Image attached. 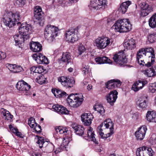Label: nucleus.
I'll return each mask as SVG.
<instances>
[{"instance_id": "12", "label": "nucleus", "mask_w": 156, "mask_h": 156, "mask_svg": "<svg viewBox=\"0 0 156 156\" xmlns=\"http://www.w3.org/2000/svg\"><path fill=\"white\" fill-rule=\"evenodd\" d=\"M32 56L34 59L38 64H48L49 63L47 58L41 53L34 54Z\"/></svg>"}, {"instance_id": "38", "label": "nucleus", "mask_w": 156, "mask_h": 156, "mask_svg": "<svg viewBox=\"0 0 156 156\" xmlns=\"http://www.w3.org/2000/svg\"><path fill=\"white\" fill-rule=\"evenodd\" d=\"M144 74L145 75L148 77H153L155 76L153 69L151 67L144 71Z\"/></svg>"}, {"instance_id": "20", "label": "nucleus", "mask_w": 156, "mask_h": 156, "mask_svg": "<svg viewBox=\"0 0 156 156\" xmlns=\"http://www.w3.org/2000/svg\"><path fill=\"white\" fill-rule=\"evenodd\" d=\"M121 85V82L120 80L117 79L111 80L107 83L106 88L108 89L115 88L119 87Z\"/></svg>"}, {"instance_id": "31", "label": "nucleus", "mask_w": 156, "mask_h": 156, "mask_svg": "<svg viewBox=\"0 0 156 156\" xmlns=\"http://www.w3.org/2000/svg\"><path fill=\"white\" fill-rule=\"evenodd\" d=\"M61 59L62 62L66 64L71 62L72 60L70 54L68 52L63 53Z\"/></svg>"}, {"instance_id": "36", "label": "nucleus", "mask_w": 156, "mask_h": 156, "mask_svg": "<svg viewBox=\"0 0 156 156\" xmlns=\"http://www.w3.org/2000/svg\"><path fill=\"white\" fill-rule=\"evenodd\" d=\"M144 150V156H152L153 151L152 149L150 147H147L145 146L143 147Z\"/></svg>"}, {"instance_id": "24", "label": "nucleus", "mask_w": 156, "mask_h": 156, "mask_svg": "<svg viewBox=\"0 0 156 156\" xmlns=\"http://www.w3.org/2000/svg\"><path fill=\"white\" fill-rule=\"evenodd\" d=\"M34 18L38 21L41 20L43 14L41 8L36 6L34 8Z\"/></svg>"}, {"instance_id": "29", "label": "nucleus", "mask_w": 156, "mask_h": 156, "mask_svg": "<svg viewBox=\"0 0 156 156\" xmlns=\"http://www.w3.org/2000/svg\"><path fill=\"white\" fill-rule=\"evenodd\" d=\"M72 127L75 130L76 133L79 136H82L83 134L84 129L83 127L81 125L76 124L72 125Z\"/></svg>"}, {"instance_id": "34", "label": "nucleus", "mask_w": 156, "mask_h": 156, "mask_svg": "<svg viewBox=\"0 0 156 156\" xmlns=\"http://www.w3.org/2000/svg\"><path fill=\"white\" fill-rule=\"evenodd\" d=\"M95 111H97L101 115H104L105 112V110L103 106L99 104L95 105L94 107Z\"/></svg>"}, {"instance_id": "49", "label": "nucleus", "mask_w": 156, "mask_h": 156, "mask_svg": "<svg viewBox=\"0 0 156 156\" xmlns=\"http://www.w3.org/2000/svg\"><path fill=\"white\" fill-rule=\"evenodd\" d=\"M144 150L143 147L138 148L136 151V155L137 156H144Z\"/></svg>"}, {"instance_id": "45", "label": "nucleus", "mask_w": 156, "mask_h": 156, "mask_svg": "<svg viewBox=\"0 0 156 156\" xmlns=\"http://www.w3.org/2000/svg\"><path fill=\"white\" fill-rule=\"evenodd\" d=\"M149 91L152 93L156 92V82L150 83L149 85Z\"/></svg>"}, {"instance_id": "1", "label": "nucleus", "mask_w": 156, "mask_h": 156, "mask_svg": "<svg viewBox=\"0 0 156 156\" xmlns=\"http://www.w3.org/2000/svg\"><path fill=\"white\" fill-rule=\"evenodd\" d=\"M32 27L30 24L23 23L19 27V32L20 34L14 36L13 38L15 42V45H17L21 44L25 41L30 38L29 34L32 30Z\"/></svg>"}, {"instance_id": "18", "label": "nucleus", "mask_w": 156, "mask_h": 156, "mask_svg": "<svg viewBox=\"0 0 156 156\" xmlns=\"http://www.w3.org/2000/svg\"><path fill=\"white\" fill-rule=\"evenodd\" d=\"M94 117L91 113H84L81 116V120L83 124L86 126H89Z\"/></svg>"}, {"instance_id": "51", "label": "nucleus", "mask_w": 156, "mask_h": 156, "mask_svg": "<svg viewBox=\"0 0 156 156\" xmlns=\"http://www.w3.org/2000/svg\"><path fill=\"white\" fill-rule=\"evenodd\" d=\"M37 82L41 84L44 83L45 82V78L44 76L38 77L37 78Z\"/></svg>"}, {"instance_id": "26", "label": "nucleus", "mask_w": 156, "mask_h": 156, "mask_svg": "<svg viewBox=\"0 0 156 156\" xmlns=\"http://www.w3.org/2000/svg\"><path fill=\"white\" fill-rule=\"evenodd\" d=\"M146 117L147 121L150 122H156V112L154 111H148Z\"/></svg>"}, {"instance_id": "64", "label": "nucleus", "mask_w": 156, "mask_h": 156, "mask_svg": "<svg viewBox=\"0 0 156 156\" xmlns=\"http://www.w3.org/2000/svg\"><path fill=\"white\" fill-rule=\"evenodd\" d=\"M152 143L153 144H156V138L153 140Z\"/></svg>"}, {"instance_id": "61", "label": "nucleus", "mask_w": 156, "mask_h": 156, "mask_svg": "<svg viewBox=\"0 0 156 156\" xmlns=\"http://www.w3.org/2000/svg\"><path fill=\"white\" fill-rule=\"evenodd\" d=\"M16 136L20 137H22V134L20 132H19L18 130L16 133L15 134Z\"/></svg>"}, {"instance_id": "30", "label": "nucleus", "mask_w": 156, "mask_h": 156, "mask_svg": "<svg viewBox=\"0 0 156 156\" xmlns=\"http://www.w3.org/2000/svg\"><path fill=\"white\" fill-rule=\"evenodd\" d=\"M131 4V2L129 1L123 2L119 8V12L122 13H125L126 12L129 6Z\"/></svg>"}, {"instance_id": "41", "label": "nucleus", "mask_w": 156, "mask_h": 156, "mask_svg": "<svg viewBox=\"0 0 156 156\" xmlns=\"http://www.w3.org/2000/svg\"><path fill=\"white\" fill-rule=\"evenodd\" d=\"M149 26L152 28L156 27V20L153 15L149 19Z\"/></svg>"}, {"instance_id": "15", "label": "nucleus", "mask_w": 156, "mask_h": 156, "mask_svg": "<svg viewBox=\"0 0 156 156\" xmlns=\"http://www.w3.org/2000/svg\"><path fill=\"white\" fill-rule=\"evenodd\" d=\"M148 96L143 95L141 96L137 102V106L142 109H145L147 106Z\"/></svg>"}, {"instance_id": "53", "label": "nucleus", "mask_w": 156, "mask_h": 156, "mask_svg": "<svg viewBox=\"0 0 156 156\" xmlns=\"http://www.w3.org/2000/svg\"><path fill=\"white\" fill-rule=\"evenodd\" d=\"M137 61L140 65H142L143 66H145L147 67H149L148 66H146L145 64H147V63H146L145 62H144V60L142 58H137Z\"/></svg>"}, {"instance_id": "17", "label": "nucleus", "mask_w": 156, "mask_h": 156, "mask_svg": "<svg viewBox=\"0 0 156 156\" xmlns=\"http://www.w3.org/2000/svg\"><path fill=\"white\" fill-rule=\"evenodd\" d=\"M16 87L20 91H26L31 88V86L23 80L19 81L17 83Z\"/></svg>"}, {"instance_id": "23", "label": "nucleus", "mask_w": 156, "mask_h": 156, "mask_svg": "<svg viewBox=\"0 0 156 156\" xmlns=\"http://www.w3.org/2000/svg\"><path fill=\"white\" fill-rule=\"evenodd\" d=\"M52 108L55 111L60 114H68L69 113V111L67 108L61 105L57 104L54 105L52 106Z\"/></svg>"}, {"instance_id": "62", "label": "nucleus", "mask_w": 156, "mask_h": 156, "mask_svg": "<svg viewBox=\"0 0 156 156\" xmlns=\"http://www.w3.org/2000/svg\"><path fill=\"white\" fill-rule=\"evenodd\" d=\"M103 125V123H101L99 126L98 127V130L102 129H101Z\"/></svg>"}, {"instance_id": "25", "label": "nucleus", "mask_w": 156, "mask_h": 156, "mask_svg": "<svg viewBox=\"0 0 156 156\" xmlns=\"http://www.w3.org/2000/svg\"><path fill=\"white\" fill-rule=\"evenodd\" d=\"M6 67L11 72L13 73H17L21 71L23 69L20 66H17L14 64H8Z\"/></svg>"}, {"instance_id": "58", "label": "nucleus", "mask_w": 156, "mask_h": 156, "mask_svg": "<svg viewBox=\"0 0 156 156\" xmlns=\"http://www.w3.org/2000/svg\"><path fill=\"white\" fill-rule=\"evenodd\" d=\"M103 20L105 21H106L107 23H109L111 22L112 19H110L109 17L108 18H105L103 19Z\"/></svg>"}, {"instance_id": "60", "label": "nucleus", "mask_w": 156, "mask_h": 156, "mask_svg": "<svg viewBox=\"0 0 156 156\" xmlns=\"http://www.w3.org/2000/svg\"><path fill=\"white\" fill-rule=\"evenodd\" d=\"M13 133L15 134L18 131V129H17L14 127L11 130Z\"/></svg>"}, {"instance_id": "6", "label": "nucleus", "mask_w": 156, "mask_h": 156, "mask_svg": "<svg viewBox=\"0 0 156 156\" xmlns=\"http://www.w3.org/2000/svg\"><path fill=\"white\" fill-rule=\"evenodd\" d=\"M113 42L112 38L107 37H99L95 39L94 43L98 49H102L111 45Z\"/></svg>"}, {"instance_id": "52", "label": "nucleus", "mask_w": 156, "mask_h": 156, "mask_svg": "<svg viewBox=\"0 0 156 156\" xmlns=\"http://www.w3.org/2000/svg\"><path fill=\"white\" fill-rule=\"evenodd\" d=\"M34 132H35L37 133H40L41 132V128L40 126L37 125V124L35 126L34 128Z\"/></svg>"}, {"instance_id": "33", "label": "nucleus", "mask_w": 156, "mask_h": 156, "mask_svg": "<svg viewBox=\"0 0 156 156\" xmlns=\"http://www.w3.org/2000/svg\"><path fill=\"white\" fill-rule=\"evenodd\" d=\"M1 111V114L7 120L11 121L12 119L13 116L11 115L8 111H7L4 108H2Z\"/></svg>"}, {"instance_id": "11", "label": "nucleus", "mask_w": 156, "mask_h": 156, "mask_svg": "<svg viewBox=\"0 0 156 156\" xmlns=\"http://www.w3.org/2000/svg\"><path fill=\"white\" fill-rule=\"evenodd\" d=\"M147 55H148L149 59V61L146 64V66L150 67L155 62V56L154 55V49L150 47L144 48Z\"/></svg>"}, {"instance_id": "16", "label": "nucleus", "mask_w": 156, "mask_h": 156, "mask_svg": "<svg viewBox=\"0 0 156 156\" xmlns=\"http://www.w3.org/2000/svg\"><path fill=\"white\" fill-rule=\"evenodd\" d=\"M118 93L116 90L112 91L106 96L107 100L111 105H113L117 98Z\"/></svg>"}, {"instance_id": "7", "label": "nucleus", "mask_w": 156, "mask_h": 156, "mask_svg": "<svg viewBox=\"0 0 156 156\" xmlns=\"http://www.w3.org/2000/svg\"><path fill=\"white\" fill-rule=\"evenodd\" d=\"M107 0H91L89 7L91 10L100 9H104L107 6Z\"/></svg>"}, {"instance_id": "14", "label": "nucleus", "mask_w": 156, "mask_h": 156, "mask_svg": "<svg viewBox=\"0 0 156 156\" xmlns=\"http://www.w3.org/2000/svg\"><path fill=\"white\" fill-rule=\"evenodd\" d=\"M140 7L141 9L140 15L142 17L146 16L152 11L151 7L144 2L141 4Z\"/></svg>"}, {"instance_id": "27", "label": "nucleus", "mask_w": 156, "mask_h": 156, "mask_svg": "<svg viewBox=\"0 0 156 156\" xmlns=\"http://www.w3.org/2000/svg\"><path fill=\"white\" fill-rule=\"evenodd\" d=\"M95 60L97 64H111L112 63L110 59L105 56L97 57L95 59Z\"/></svg>"}, {"instance_id": "39", "label": "nucleus", "mask_w": 156, "mask_h": 156, "mask_svg": "<svg viewBox=\"0 0 156 156\" xmlns=\"http://www.w3.org/2000/svg\"><path fill=\"white\" fill-rule=\"evenodd\" d=\"M45 144L46 145H47L44 147V149L46 151V152L50 153L52 151L54 147L53 144L51 143H48L47 144Z\"/></svg>"}, {"instance_id": "4", "label": "nucleus", "mask_w": 156, "mask_h": 156, "mask_svg": "<svg viewBox=\"0 0 156 156\" xmlns=\"http://www.w3.org/2000/svg\"><path fill=\"white\" fill-rule=\"evenodd\" d=\"M83 97L81 94H71L68 96L67 101L70 106L76 108L82 104L83 100Z\"/></svg>"}, {"instance_id": "10", "label": "nucleus", "mask_w": 156, "mask_h": 156, "mask_svg": "<svg viewBox=\"0 0 156 156\" xmlns=\"http://www.w3.org/2000/svg\"><path fill=\"white\" fill-rule=\"evenodd\" d=\"M58 80L62 86L66 88L73 87L75 83V81L73 78H69L64 76L58 78Z\"/></svg>"}, {"instance_id": "50", "label": "nucleus", "mask_w": 156, "mask_h": 156, "mask_svg": "<svg viewBox=\"0 0 156 156\" xmlns=\"http://www.w3.org/2000/svg\"><path fill=\"white\" fill-rule=\"evenodd\" d=\"M15 3L20 7L23 6L26 3V0H15Z\"/></svg>"}, {"instance_id": "5", "label": "nucleus", "mask_w": 156, "mask_h": 156, "mask_svg": "<svg viewBox=\"0 0 156 156\" xmlns=\"http://www.w3.org/2000/svg\"><path fill=\"white\" fill-rule=\"evenodd\" d=\"M58 30V28L54 26L48 25L47 26L44 30V34L45 38L48 42L51 43L53 41L57 36Z\"/></svg>"}, {"instance_id": "48", "label": "nucleus", "mask_w": 156, "mask_h": 156, "mask_svg": "<svg viewBox=\"0 0 156 156\" xmlns=\"http://www.w3.org/2000/svg\"><path fill=\"white\" fill-rule=\"evenodd\" d=\"M98 133L101 138L102 139H106L108 137L110 136H108V135H109V134H108V133L105 135L104 133L102 132V129L98 130Z\"/></svg>"}, {"instance_id": "40", "label": "nucleus", "mask_w": 156, "mask_h": 156, "mask_svg": "<svg viewBox=\"0 0 156 156\" xmlns=\"http://www.w3.org/2000/svg\"><path fill=\"white\" fill-rule=\"evenodd\" d=\"M31 70L33 72L41 73L44 72L42 66H40L38 67L33 66L31 68Z\"/></svg>"}, {"instance_id": "3", "label": "nucleus", "mask_w": 156, "mask_h": 156, "mask_svg": "<svg viewBox=\"0 0 156 156\" xmlns=\"http://www.w3.org/2000/svg\"><path fill=\"white\" fill-rule=\"evenodd\" d=\"M132 25L128 19H120L114 24L113 27L116 31L120 33L126 32L131 29Z\"/></svg>"}, {"instance_id": "22", "label": "nucleus", "mask_w": 156, "mask_h": 156, "mask_svg": "<svg viewBox=\"0 0 156 156\" xmlns=\"http://www.w3.org/2000/svg\"><path fill=\"white\" fill-rule=\"evenodd\" d=\"M30 49L34 52H39L42 49L41 44L37 42L32 41L30 44Z\"/></svg>"}, {"instance_id": "56", "label": "nucleus", "mask_w": 156, "mask_h": 156, "mask_svg": "<svg viewBox=\"0 0 156 156\" xmlns=\"http://www.w3.org/2000/svg\"><path fill=\"white\" fill-rule=\"evenodd\" d=\"M6 57V55L5 53L0 51V60L2 58H5Z\"/></svg>"}, {"instance_id": "59", "label": "nucleus", "mask_w": 156, "mask_h": 156, "mask_svg": "<svg viewBox=\"0 0 156 156\" xmlns=\"http://www.w3.org/2000/svg\"><path fill=\"white\" fill-rule=\"evenodd\" d=\"M155 76H156V65L151 67Z\"/></svg>"}, {"instance_id": "55", "label": "nucleus", "mask_w": 156, "mask_h": 156, "mask_svg": "<svg viewBox=\"0 0 156 156\" xmlns=\"http://www.w3.org/2000/svg\"><path fill=\"white\" fill-rule=\"evenodd\" d=\"M83 86H86L87 87V88L88 90H90L92 89V86L88 84V82L85 81L84 80L83 81Z\"/></svg>"}, {"instance_id": "32", "label": "nucleus", "mask_w": 156, "mask_h": 156, "mask_svg": "<svg viewBox=\"0 0 156 156\" xmlns=\"http://www.w3.org/2000/svg\"><path fill=\"white\" fill-rule=\"evenodd\" d=\"M87 134L88 137L90 139V140L93 141L96 144H98V141L96 140L94 136L95 135L94 133L93 129L92 128L90 127L89 128V129L88 130Z\"/></svg>"}, {"instance_id": "63", "label": "nucleus", "mask_w": 156, "mask_h": 156, "mask_svg": "<svg viewBox=\"0 0 156 156\" xmlns=\"http://www.w3.org/2000/svg\"><path fill=\"white\" fill-rule=\"evenodd\" d=\"M73 68L70 67L68 69V70L69 72H72L73 71Z\"/></svg>"}, {"instance_id": "13", "label": "nucleus", "mask_w": 156, "mask_h": 156, "mask_svg": "<svg viewBox=\"0 0 156 156\" xmlns=\"http://www.w3.org/2000/svg\"><path fill=\"white\" fill-rule=\"evenodd\" d=\"M147 130L145 125H143L139 127L135 133L136 139L138 140H142L145 137Z\"/></svg>"}, {"instance_id": "28", "label": "nucleus", "mask_w": 156, "mask_h": 156, "mask_svg": "<svg viewBox=\"0 0 156 156\" xmlns=\"http://www.w3.org/2000/svg\"><path fill=\"white\" fill-rule=\"evenodd\" d=\"M123 46L127 49L132 50L136 47L135 41L133 39L131 38L125 42L123 44Z\"/></svg>"}, {"instance_id": "21", "label": "nucleus", "mask_w": 156, "mask_h": 156, "mask_svg": "<svg viewBox=\"0 0 156 156\" xmlns=\"http://www.w3.org/2000/svg\"><path fill=\"white\" fill-rule=\"evenodd\" d=\"M104 124L106 128H109L110 129V132L108 134H109V135H108V136H111L114 133V123L111 119L108 118L105 120Z\"/></svg>"}, {"instance_id": "8", "label": "nucleus", "mask_w": 156, "mask_h": 156, "mask_svg": "<svg viewBox=\"0 0 156 156\" xmlns=\"http://www.w3.org/2000/svg\"><path fill=\"white\" fill-rule=\"evenodd\" d=\"M78 28L72 29L66 31L65 36L66 40L71 43L77 41L79 38Z\"/></svg>"}, {"instance_id": "47", "label": "nucleus", "mask_w": 156, "mask_h": 156, "mask_svg": "<svg viewBox=\"0 0 156 156\" xmlns=\"http://www.w3.org/2000/svg\"><path fill=\"white\" fill-rule=\"evenodd\" d=\"M137 57L140 58H141L143 56V55H144L145 56H146L147 55L145 51L144 48H141L137 52Z\"/></svg>"}, {"instance_id": "19", "label": "nucleus", "mask_w": 156, "mask_h": 156, "mask_svg": "<svg viewBox=\"0 0 156 156\" xmlns=\"http://www.w3.org/2000/svg\"><path fill=\"white\" fill-rule=\"evenodd\" d=\"M148 82L147 80H139L134 83L133 85L132 90L135 92H137L139 90L141 89L147 84Z\"/></svg>"}, {"instance_id": "42", "label": "nucleus", "mask_w": 156, "mask_h": 156, "mask_svg": "<svg viewBox=\"0 0 156 156\" xmlns=\"http://www.w3.org/2000/svg\"><path fill=\"white\" fill-rule=\"evenodd\" d=\"M55 130L57 133H59L60 134H63L67 133L68 131V129L66 127L59 126L55 128Z\"/></svg>"}, {"instance_id": "54", "label": "nucleus", "mask_w": 156, "mask_h": 156, "mask_svg": "<svg viewBox=\"0 0 156 156\" xmlns=\"http://www.w3.org/2000/svg\"><path fill=\"white\" fill-rule=\"evenodd\" d=\"M78 51L79 52V54L80 55L85 51V48L83 45L80 46L78 48Z\"/></svg>"}, {"instance_id": "44", "label": "nucleus", "mask_w": 156, "mask_h": 156, "mask_svg": "<svg viewBox=\"0 0 156 156\" xmlns=\"http://www.w3.org/2000/svg\"><path fill=\"white\" fill-rule=\"evenodd\" d=\"M54 94L55 96L57 95L59 98L63 96H66L67 95V94L65 92L58 90H56V93H55Z\"/></svg>"}, {"instance_id": "37", "label": "nucleus", "mask_w": 156, "mask_h": 156, "mask_svg": "<svg viewBox=\"0 0 156 156\" xmlns=\"http://www.w3.org/2000/svg\"><path fill=\"white\" fill-rule=\"evenodd\" d=\"M147 38L150 43H154L156 41V32H154L149 34Z\"/></svg>"}, {"instance_id": "2", "label": "nucleus", "mask_w": 156, "mask_h": 156, "mask_svg": "<svg viewBox=\"0 0 156 156\" xmlns=\"http://www.w3.org/2000/svg\"><path fill=\"white\" fill-rule=\"evenodd\" d=\"M20 18V15L19 12L13 13L12 12L7 11L4 15L3 21L5 25L11 28L13 27L17 20H19Z\"/></svg>"}, {"instance_id": "9", "label": "nucleus", "mask_w": 156, "mask_h": 156, "mask_svg": "<svg viewBox=\"0 0 156 156\" xmlns=\"http://www.w3.org/2000/svg\"><path fill=\"white\" fill-rule=\"evenodd\" d=\"M113 59L116 64L120 66H125L127 61L126 54L122 51L114 55Z\"/></svg>"}, {"instance_id": "46", "label": "nucleus", "mask_w": 156, "mask_h": 156, "mask_svg": "<svg viewBox=\"0 0 156 156\" xmlns=\"http://www.w3.org/2000/svg\"><path fill=\"white\" fill-rule=\"evenodd\" d=\"M28 124L31 128H33L37 124L35 122V119L33 117H31L28 120Z\"/></svg>"}, {"instance_id": "43", "label": "nucleus", "mask_w": 156, "mask_h": 156, "mask_svg": "<svg viewBox=\"0 0 156 156\" xmlns=\"http://www.w3.org/2000/svg\"><path fill=\"white\" fill-rule=\"evenodd\" d=\"M89 66L87 64L83 63L82 65V69L83 73L84 75L87 74L89 72Z\"/></svg>"}, {"instance_id": "35", "label": "nucleus", "mask_w": 156, "mask_h": 156, "mask_svg": "<svg viewBox=\"0 0 156 156\" xmlns=\"http://www.w3.org/2000/svg\"><path fill=\"white\" fill-rule=\"evenodd\" d=\"M36 137L37 138V140L36 143L38 144L40 148H41L42 147H44L46 145L45 143H48V142H45L44 137H39L38 136H36Z\"/></svg>"}, {"instance_id": "57", "label": "nucleus", "mask_w": 156, "mask_h": 156, "mask_svg": "<svg viewBox=\"0 0 156 156\" xmlns=\"http://www.w3.org/2000/svg\"><path fill=\"white\" fill-rule=\"evenodd\" d=\"M64 140L63 141V143L64 146L67 145L69 142V140H68L67 137L64 138Z\"/></svg>"}]
</instances>
